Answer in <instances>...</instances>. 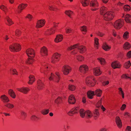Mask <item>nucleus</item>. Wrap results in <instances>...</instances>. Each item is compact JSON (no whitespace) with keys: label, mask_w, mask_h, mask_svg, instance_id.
Listing matches in <instances>:
<instances>
[{"label":"nucleus","mask_w":131,"mask_h":131,"mask_svg":"<svg viewBox=\"0 0 131 131\" xmlns=\"http://www.w3.org/2000/svg\"><path fill=\"white\" fill-rule=\"evenodd\" d=\"M107 8L104 6L102 7L100 9L101 14L103 15L104 19L108 21L112 19L114 17V13L111 12H107Z\"/></svg>","instance_id":"1"},{"label":"nucleus","mask_w":131,"mask_h":131,"mask_svg":"<svg viewBox=\"0 0 131 131\" xmlns=\"http://www.w3.org/2000/svg\"><path fill=\"white\" fill-rule=\"evenodd\" d=\"M76 48H77L78 49L80 52L81 53L84 52L86 50V48L85 47L82 45L80 46L78 44L74 45L69 47L68 50H71Z\"/></svg>","instance_id":"2"},{"label":"nucleus","mask_w":131,"mask_h":131,"mask_svg":"<svg viewBox=\"0 0 131 131\" xmlns=\"http://www.w3.org/2000/svg\"><path fill=\"white\" fill-rule=\"evenodd\" d=\"M59 73L57 72L54 74L51 73L50 75L48 76L49 79L50 81H52L56 82H58L60 79Z\"/></svg>","instance_id":"3"},{"label":"nucleus","mask_w":131,"mask_h":131,"mask_svg":"<svg viewBox=\"0 0 131 131\" xmlns=\"http://www.w3.org/2000/svg\"><path fill=\"white\" fill-rule=\"evenodd\" d=\"M95 82L94 79L92 77H88L86 79V83L87 85L90 86H94Z\"/></svg>","instance_id":"4"},{"label":"nucleus","mask_w":131,"mask_h":131,"mask_svg":"<svg viewBox=\"0 0 131 131\" xmlns=\"http://www.w3.org/2000/svg\"><path fill=\"white\" fill-rule=\"evenodd\" d=\"M10 50L12 52L18 51L20 50L21 47L20 45L15 43L10 46L9 47Z\"/></svg>","instance_id":"5"},{"label":"nucleus","mask_w":131,"mask_h":131,"mask_svg":"<svg viewBox=\"0 0 131 131\" xmlns=\"http://www.w3.org/2000/svg\"><path fill=\"white\" fill-rule=\"evenodd\" d=\"M90 5L91 7V10L93 11L98 9V3L96 0H93L91 1Z\"/></svg>","instance_id":"6"},{"label":"nucleus","mask_w":131,"mask_h":131,"mask_svg":"<svg viewBox=\"0 0 131 131\" xmlns=\"http://www.w3.org/2000/svg\"><path fill=\"white\" fill-rule=\"evenodd\" d=\"M123 20L119 19L116 21L114 24V26L116 29H119L123 26Z\"/></svg>","instance_id":"7"},{"label":"nucleus","mask_w":131,"mask_h":131,"mask_svg":"<svg viewBox=\"0 0 131 131\" xmlns=\"http://www.w3.org/2000/svg\"><path fill=\"white\" fill-rule=\"evenodd\" d=\"M71 68L68 66H63L62 71L64 74L65 75H67L71 71Z\"/></svg>","instance_id":"8"},{"label":"nucleus","mask_w":131,"mask_h":131,"mask_svg":"<svg viewBox=\"0 0 131 131\" xmlns=\"http://www.w3.org/2000/svg\"><path fill=\"white\" fill-rule=\"evenodd\" d=\"M60 56V55L58 53H55L52 58V62L54 63L58 61L59 60Z\"/></svg>","instance_id":"9"},{"label":"nucleus","mask_w":131,"mask_h":131,"mask_svg":"<svg viewBox=\"0 0 131 131\" xmlns=\"http://www.w3.org/2000/svg\"><path fill=\"white\" fill-rule=\"evenodd\" d=\"M26 53L28 57L34 58L35 56L34 50L32 49H29L26 51Z\"/></svg>","instance_id":"10"},{"label":"nucleus","mask_w":131,"mask_h":131,"mask_svg":"<svg viewBox=\"0 0 131 131\" xmlns=\"http://www.w3.org/2000/svg\"><path fill=\"white\" fill-rule=\"evenodd\" d=\"M88 67L85 65H83L81 66L79 68V71L83 73H85L88 70Z\"/></svg>","instance_id":"11"},{"label":"nucleus","mask_w":131,"mask_h":131,"mask_svg":"<svg viewBox=\"0 0 131 131\" xmlns=\"http://www.w3.org/2000/svg\"><path fill=\"white\" fill-rule=\"evenodd\" d=\"M45 23V21L44 20H38L36 24V27L37 28H40L43 27Z\"/></svg>","instance_id":"12"},{"label":"nucleus","mask_w":131,"mask_h":131,"mask_svg":"<svg viewBox=\"0 0 131 131\" xmlns=\"http://www.w3.org/2000/svg\"><path fill=\"white\" fill-rule=\"evenodd\" d=\"M17 89L19 91L24 94H27L28 92L30 90V89L29 88L24 87L20 88H17Z\"/></svg>","instance_id":"13"},{"label":"nucleus","mask_w":131,"mask_h":131,"mask_svg":"<svg viewBox=\"0 0 131 131\" xmlns=\"http://www.w3.org/2000/svg\"><path fill=\"white\" fill-rule=\"evenodd\" d=\"M115 122L117 126L119 128H121L122 126V124L121 120L120 117L117 116L115 118Z\"/></svg>","instance_id":"14"},{"label":"nucleus","mask_w":131,"mask_h":131,"mask_svg":"<svg viewBox=\"0 0 131 131\" xmlns=\"http://www.w3.org/2000/svg\"><path fill=\"white\" fill-rule=\"evenodd\" d=\"M79 110V108L78 107L75 108H73L69 112L67 113L70 116L73 115L74 114L77 113V111Z\"/></svg>","instance_id":"15"},{"label":"nucleus","mask_w":131,"mask_h":131,"mask_svg":"<svg viewBox=\"0 0 131 131\" xmlns=\"http://www.w3.org/2000/svg\"><path fill=\"white\" fill-rule=\"evenodd\" d=\"M1 99L2 101L5 103H7L10 101L8 97L5 95L1 96Z\"/></svg>","instance_id":"16"},{"label":"nucleus","mask_w":131,"mask_h":131,"mask_svg":"<svg viewBox=\"0 0 131 131\" xmlns=\"http://www.w3.org/2000/svg\"><path fill=\"white\" fill-rule=\"evenodd\" d=\"M111 66L114 69L116 68H119L121 67V65L119 62L117 61H115L113 62L111 64Z\"/></svg>","instance_id":"17"},{"label":"nucleus","mask_w":131,"mask_h":131,"mask_svg":"<svg viewBox=\"0 0 131 131\" xmlns=\"http://www.w3.org/2000/svg\"><path fill=\"white\" fill-rule=\"evenodd\" d=\"M68 101L69 103L70 104H74L75 102V99L74 96L72 95H70L69 97Z\"/></svg>","instance_id":"18"},{"label":"nucleus","mask_w":131,"mask_h":131,"mask_svg":"<svg viewBox=\"0 0 131 131\" xmlns=\"http://www.w3.org/2000/svg\"><path fill=\"white\" fill-rule=\"evenodd\" d=\"M40 53L42 56H45L47 54V49L45 47H43L41 49Z\"/></svg>","instance_id":"19"},{"label":"nucleus","mask_w":131,"mask_h":131,"mask_svg":"<svg viewBox=\"0 0 131 131\" xmlns=\"http://www.w3.org/2000/svg\"><path fill=\"white\" fill-rule=\"evenodd\" d=\"M38 87V90H41L42 89L44 86V84L41 81L39 80L37 81Z\"/></svg>","instance_id":"20"},{"label":"nucleus","mask_w":131,"mask_h":131,"mask_svg":"<svg viewBox=\"0 0 131 131\" xmlns=\"http://www.w3.org/2000/svg\"><path fill=\"white\" fill-rule=\"evenodd\" d=\"M93 73L96 76L100 75L101 73V72L98 68L94 69L93 70Z\"/></svg>","instance_id":"21"},{"label":"nucleus","mask_w":131,"mask_h":131,"mask_svg":"<svg viewBox=\"0 0 131 131\" xmlns=\"http://www.w3.org/2000/svg\"><path fill=\"white\" fill-rule=\"evenodd\" d=\"M27 4H20L18 6V8L19 10L18 11V13H20L21 12V10L24 9L25 7L27 6Z\"/></svg>","instance_id":"22"},{"label":"nucleus","mask_w":131,"mask_h":131,"mask_svg":"<svg viewBox=\"0 0 131 131\" xmlns=\"http://www.w3.org/2000/svg\"><path fill=\"white\" fill-rule=\"evenodd\" d=\"M63 36L62 35H57L54 41L56 42H58L61 41L63 39Z\"/></svg>","instance_id":"23"},{"label":"nucleus","mask_w":131,"mask_h":131,"mask_svg":"<svg viewBox=\"0 0 131 131\" xmlns=\"http://www.w3.org/2000/svg\"><path fill=\"white\" fill-rule=\"evenodd\" d=\"M29 80L28 83L29 84H32L35 80L34 77L32 75H30L29 77Z\"/></svg>","instance_id":"24"},{"label":"nucleus","mask_w":131,"mask_h":131,"mask_svg":"<svg viewBox=\"0 0 131 131\" xmlns=\"http://www.w3.org/2000/svg\"><path fill=\"white\" fill-rule=\"evenodd\" d=\"M86 111H85L83 109H81L79 111V113L80 116L84 118L85 116Z\"/></svg>","instance_id":"25"},{"label":"nucleus","mask_w":131,"mask_h":131,"mask_svg":"<svg viewBox=\"0 0 131 131\" xmlns=\"http://www.w3.org/2000/svg\"><path fill=\"white\" fill-rule=\"evenodd\" d=\"M125 20L126 22L127 23H131V16L129 14L126 15L125 17Z\"/></svg>","instance_id":"26"},{"label":"nucleus","mask_w":131,"mask_h":131,"mask_svg":"<svg viewBox=\"0 0 131 131\" xmlns=\"http://www.w3.org/2000/svg\"><path fill=\"white\" fill-rule=\"evenodd\" d=\"M81 2L83 6H88L89 4L88 0H81Z\"/></svg>","instance_id":"27"},{"label":"nucleus","mask_w":131,"mask_h":131,"mask_svg":"<svg viewBox=\"0 0 131 131\" xmlns=\"http://www.w3.org/2000/svg\"><path fill=\"white\" fill-rule=\"evenodd\" d=\"M88 97L90 99L93 98V96L95 95L94 93V91H89L87 93Z\"/></svg>","instance_id":"28"},{"label":"nucleus","mask_w":131,"mask_h":131,"mask_svg":"<svg viewBox=\"0 0 131 131\" xmlns=\"http://www.w3.org/2000/svg\"><path fill=\"white\" fill-rule=\"evenodd\" d=\"M85 116L87 118H91L92 116V113L90 111L87 110L86 111Z\"/></svg>","instance_id":"29"},{"label":"nucleus","mask_w":131,"mask_h":131,"mask_svg":"<svg viewBox=\"0 0 131 131\" xmlns=\"http://www.w3.org/2000/svg\"><path fill=\"white\" fill-rule=\"evenodd\" d=\"M103 48L105 51L109 50L111 48V47L108 46L106 43H104L103 46Z\"/></svg>","instance_id":"30"},{"label":"nucleus","mask_w":131,"mask_h":131,"mask_svg":"<svg viewBox=\"0 0 131 131\" xmlns=\"http://www.w3.org/2000/svg\"><path fill=\"white\" fill-rule=\"evenodd\" d=\"M9 95L13 98H15L16 97V95L13 91L11 89L9 90L8 91Z\"/></svg>","instance_id":"31"},{"label":"nucleus","mask_w":131,"mask_h":131,"mask_svg":"<svg viewBox=\"0 0 131 131\" xmlns=\"http://www.w3.org/2000/svg\"><path fill=\"white\" fill-rule=\"evenodd\" d=\"M130 47V44L127 42H125L124 45V48L126 50L129 49Z\"/></svg>","instance_id":"32"},{"label":"nucleus","mask_w":131,"mask_h":131,"mask_svg":"<svg viewBox=\"0 0 131 131\" xmlns=\"http://www.w3.org/2000/svg\"><path fill=\"white\" fill-rule=\"evenodd\" d=\"M102 92V91L99 89H96L95 91V94L97 96L99 97L101 96Z\"/></svg>","instance_id":"33"},{"label":"nucleus","mask_w":131,"mask_h":131,"mask_svg":"<svg viewBox=\"0 0 131 131\" xmlns=\"http://www.w3.org/2000/svg\"><path fill=\"white\" fill-rule=\"evenodd\" d=\"M94 117L95 118H97L99 115V113L98 111V110L97 109H96L95 110L94 112Z\"/></svg>","instance_id":"34"},{"label":"nucleus","mask_w":131,"mask_h":131,"mask_svg":"<svg viewBox=\"0 0 131 131\" xmlns=\"http://www.w3.org/2000/svg\"><path fill=\"white\" fill-rule=\"evenodd\" d=\"M119 93V94L121 95L123 98L124 99V93L123 91L122 90V89L121 88H118Z\"/></svg>","instance_id":"35"},{"label":"nucleus","mask_w":131,"mask_h":131,"mask_svg":"<svg viewBox=\"0 0 131 131\" xmlns=\"http://www.w3.org/2000/svg\"><path fill=\"white\" fill-rule=\"evenodd\" d=\"M49 111V109H44L42 110L41 112V113L43 115H46L48 113Z\"/></svg>","instance_id":"36"},{"label":"nucleus","mask_w":131,"mask_h":131,"mask_svg":"<svg viewBox=\"0 0 131 131\" xmlns=\"http://www.w3.org/2000/svg\"><path fill=\"white\" fill-rule=\"evenodd\" d=\"M5 106L9 108H12L14 107L13 105L10 103H6L5 104Z\"/></svg>","instance_id":"37"},{"label":"nucleus","mask_w":131,"mask_h":131,"mask_svg":"<svg viewBox=\"0 0 131 131\" xmlns=\"http://www.w3.org/2000/svg\"><path fill=\"white\" fill-rule=\"evenodd\" d=\"M75 58L79 61H82L84 59V58L81 56H75Z\"/></svg>","instance_id":"38"},{"label":"nucleus","mask_w":131,"mask_h":131,"mask_svg":"<svg viewBox=\"0 0 131 131\" xmlns=\"http://www.w3.org/2000/svg\"><path fill=\"white\" fill-rule=\"evenodd\" d=\"M98 60L100 61L101 64H104L105 63V61L104 59L101 58H98Z\"/></svg>","instance_id":"39"},{"label":"nucleus","mask_w":131,"mask_h":131,"mask_svg":"<svg viewBox=\"0 0 131 131\" xmlns=\"http://www.w3.org/2000/svg\"><path fill=\"white\" fill-rule=\"evenodd\" d=\"M65 13L69 17H70L73 14V12L71 10H66L65 12Z\"/></svg>","instance_id":"40"},{"label":"nucleus","mask_w":131,"mask_h":131,"mask_svg":"<svg viewBox=\"0 0 131 131\" xmlns=\"http://www.w3.org/2000/svg\"><path fill=\"white\" fill-rule=\"evenodd\" d=\"M0 8L2 10L4 11L5 14H6V10H7V9L6 7L3 5H2L0 6Z\"/></svg>","instance_id":"41"},{"label":"nucleus","mask_w":131,"mask_h":131,"mask_svg":"<svg viewBox=\"0 0 131 131\" xmlns=\"http://www.w3.org/2000/svg\"><path fill=\"white\" fill-rule=\"evenodd\" d=\"M6 19L8 23V25H10L13 24L12 21L8 17H7Z\"/></svg>","instance_id":"42"},{"label":"nucleus","mask_w":131,"mask_h":131,"mask_svg":"<svg viewBox=\"0 0 131 131\" xmlns=\"http://www.w3.org/2000/svg\"><path fill=\"white\" fill-rule=\"evenodd\" d=\"M129 36V33L127 31L125 32L124 34L123 37L125 39H127Z\"/></svg>","instance_id":"43"},{"label":"nucleus","mask_w":131,"mask_h":131,"mask_svg":"<svg viewBox=\"0 0 131 131\" xmlns=\"http://www.w3.org/2000/svg\"><path fill=\"white\" fill-rule=\"evenodd\" d=\"M131 65V63H130L129 61H128V62L126 63L125 64V68H128Z\"/></svg>","instance_id":"44"},{"label":"nucleus","mask_w":131,"mask_h":131,"mask_svg":"<svg viewBox=\"0 0 131 131\" xmlns=\"http://www.w3.org/2000/svg\"><path fill=\"white\" fill-rule=\"evenodd\" d=\"M124 8V10L126 11H129L130 9V6L127 5H125Z\"/></svg>","instance_id":"45"},{"label":"nucleus","mask_w":131,"mask_h":131,"mask_svg":"<svg viewBox=\"0 0 131 131\" xmlns=\"http://www.w3.org/2000/svg\"><path fill=\"white\" fill-rule=\"evenodd\" d=\"M75 87L74 85L71 84L69 85V89L70 90L73 91L75 90Z\"/></svg>","instance_id":"46"},{"label":"nucleus","mask_w":131,"mask_h":131,"mask_svg":"<svg viewBox=\"0 0 131 131\" xmlns=\"http://www.w3.org/2000/svg\"><path fill=\"white\" fill-rule=\"evenodd\" d=\"M33 58H31L30 57L28 59V60L26 61V62L29 64H31L33 61L32 59Z\"/></svg>","instance_id":"47"},{"label":"nucleus","mask_w":131,"mask_h":131,"mask_svg":"<svg viewBox=\"0 0 131 131\" xmlns=\"http://www.w3.org/2000/svg\"><path fill=\"white\" fill-rule=\"evenodd\" d=\"M62 101L60 97H58L57 99L56 100L55 102L57 104L60 103Z\"/></svg>","instance_id":"48"},{"label":"nucleus","mask_w":131,"mask_h":131,"mask_svg":"<svg viewBox=\"0 0 131 131\" xmlns=\"http://www.w3.org/2000/svg\"><path fill=\"white\" fill-rule=\"evenodd\" d=\"M102 103L101 99L99 101L96 105V106L97 108H99L101 107V104Z\"/></svg>","instance_id":"49"},{"label":"nucleus","mask_w":131,"mask_h":131,"mask_svg":"<svg viewBox=\"0 0 131 131\" xmlns=\"http://www.w3.org/2000/svg\"><path fill=\"white\" fill-rule=\"evenodd\" d=\"M31 119L33 121H36L37 119H39V118L36 116L35 115H32L31 117Z\"/></svg>","instance_id":"50"},{"label":"nucleus","mask_w":131,"mask_h":131,"mask_svg":"<svg viewBox=\"0 0 131 131\" xmlns=\"http://www.w3.org/2000/svg\"><path fill=\"white\" fill-rule=\"evenodd\" d=\"M122 78L126 79L129 78L131 80V77H129L128 74H123L122 76Z\"/></svg>","instance_id":"51"},{"label":"nucleus","mask_w":131,"mask_h":131,"mask_svg":"<svg viewBox=\"0 0 131 131\" xmlns=\"http://www.w3.org/2000/svg\"><path fill=\"white\" fill-rule=\"evenodd\" d=\"M21 32L18 29H17L15 32V35L17 36H19Z\"/></svg>","instance_id":"52"},{"label":"nucleus","mask_w":131,"mask_h":131,"mask_svg":"<svg viewBox=\"0 0 131 131\" xmlns=\"http://www.w3.org/2000/svg\"><path fill=\"white\" fill-rule=\"evenodd\" d=\"M81 30L82 31L86 32V26H82L80 28Z\"/></svg>","instance_id":"53"},{"label":"nucleus","mask_w":131,"mask_h":131,"mask_svg":"<svg viewBox=\"0 0 131 131\" xmlns=\"http://www.w3.org/2000/svg\"><path fill=\"white\" fill-rule=\"evenodd\" d=\"M54 28H52L50 30H48L49 34H51L54 33Z\"/></svg>","instance_id":"54"},{"label":"nucleus","mask_w":131,"mask_h":131,"mask_svg":"<svg viewBox=\"0 0 131 131\" xmlns=\"http://www.w3.org/2000/svg\"><path fill=\"white\" fill-rule=\"evenodd\" d=\"M95 41V43L96 45L97 46H96V47H97V46L99 45V39L98 38H95L94 39Z\"/></svg>","instance_id":"55"},{"label":"nucleus","mask_w":131,"mask_h":131,"mask_svg":"<svg viewBox=\"0 0 131 131\" xmlns=\"http://www.w3.org/2000/svg\"><path fill=\"white\" fill-rule=\"evenodd\" d=\"M26 18H28L29 20H31L32 18V16L30 14H28L26 16Z\"/></svg>","instance_id":"56"},{"label":"nucleus","mask_w":131,"mask_h":131,"mask_svg":"<svg viewBox=\"0 0 131 131\" xmlns=\"http://www.w3.org/2000/svg\"><path fill=\"white\" fill-rule=\"evenodd\" d=\"M126 131H131V127L129 126H127L125 129Z\"/></svg>","instance_id":"57"},{"label":"nucleus","mask_w":131,"mask_h":131,"mask_svg":"<svg viewBox=\"0 0 131 131\" xmlns=\"http://www.w3.org/2000/svg\"><path fill=\"white\" fill-rule=\"evenodd\" d=\"M109 83L108 81H104L102 83V84L104 86L108 85Z\"/></svg>","instance_id":"58"},{"label":"nucleus","mask_w":131,"mask_h":131,"mask_svg":"<svg viewBox=\"0 0 131 131\" xmlns=\"http://www.w3.org/2000/svg\"><path fill=\"white\" fill-rule=\"evenodd\" d=\"M65 30L66 32L67 33H70L72 31V29L70 28H66Z\"/></svg>","instance_id":"59"},{"label":"nucleus","mask_w":131,"mask_h":131,"mask_svg":"<svg viewBox=\"0 0 131 131\" xmlns=\"http://www.w3.org/2000/svg\"><path fill=\"white\" fill-rule=\"evenodd\" d=\"M126 105L125 104H123L122 105L121 107V109L122 110H124L126 107Z\"/></svg>","instance_id":"60"},{"label":"nucleus","mask_w":131,"mask_h":131,"mask_svg":"<svg viewBox=\"0 0 131 131\" xmlns=\"http://www.w3.org/2000/svg\"><path fill=\"white\" fill-rule=\"evenodd\" d=\"M96 34L98 36L100 37H102L104 35V34L101 32H99L96 33Z\"/></svg>","instance_id":"61"},{"label":"nucleus","mask_w":131,"mask_h":131,"mask_svg":"<svg viewBox=\"0 0 131 131\" xmlns=\"http://www.w3.org/2000/svg\"><path fill=\"white\" fill-rule=\"evenodd\" d=\"M127 55V57L129 58L131 57V51H129L128 52Z\"/></svg>","instance_id":"62"},{"label":"nucleus","mask_w":131,"mask_h":131,"mask_svg":"<svg viewBox=\"0 0 131 131\" xmlns=\"http://www.w3.org/2000/svg\"><path fill=\"white\" fill-rule=\"evenodd\" d=\"M21 115L22 116H24V117H25L26 115V113L25 112L23 111H22L21 112Z\"/></svg>","instance_id":"63"},{"label":"nucleus","mask_w":131,"mask_h":131,"mask_svg":"<svg viewBox=\"0 0 131 131\" xmlns=\"http://www.w3.org/2000/svg\"><path fill=\"white\" fill-rule=\"evenodd\" d=\"M13 72V74H17V72L16 71V69H13L12 70Z\"/></svg>","instance_id":"64"}]
</instances>
